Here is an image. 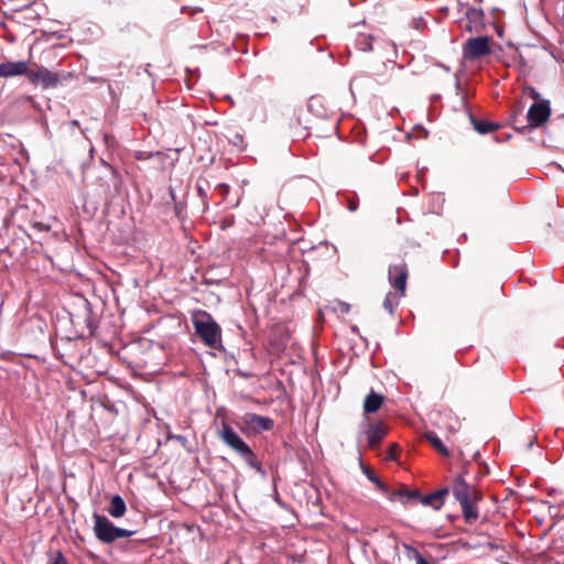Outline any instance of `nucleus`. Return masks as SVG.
<instances>
[{
  "label": "nucleus",
  "instance_id": "32",
  "mask_svg": "<svg viewBox=\"0 0 564 564\" xmlns=\"http://www.w3.org/2000/svg\"><path fill=\"white\" fill-rule=\"evenodd\" d=\"M175 208L177 214L180 213V210H182V207H180L178 205H176Z\"/></svg>",
  "mask_w": 564,
  "mask_h": 564
},
{
  "label": "nucleus",
  "instance_id": "13",
  "mask_svg": "<svg viewBox=\"0 0 564 564\" xmlns=\"http://www.w3.org/2000/svg\"><path fill=\"white\" fill-rule=\"evenodd\" d=\"M480 499H467L466 501L459 502L462 507L463 517L466 523L473 524L477 521L479 513L476 503Z\"/></svg>",
  "mask_w": 564,
  "mask_h": 564
},
{
  "label": "nucleus",
  "instance_id": "30",
  "mask_svg": "<svg viewBox=\"0 0 564 564\" xmlns=\"http://www.w3.org/2000/svg\"><path fill=\"white\" fill-rule=\"evenodd\" d=\"M340 312L341 313H348L349 312V305L346 303H340Z\"/></svg>",
  "mask_w": 564,
  "mask_h": 564
},
{
  "label": "nucleus",
  "instance_id": "36",
  "mask_svg": "<svg viewBox=\"0 0 564 564\" xmlns=\"http://www.w3.org/2000/svg\"><path fill=\"white\" fill-rule=\"evenodd\" d=\"M491 549H496L497 546L495 544H489Z\"/></svg>",
  "mask_w": 564,
  "mask_h": 564
},
{
  "label": "nucleus",
  "instance_id": "26",
  "mask_svg": "<svg viewBox=\"0 0 564 564\" xmlns=\"http://www.w3.org/2000/svg\"><path fill=\"white\" fill-rule=\"evenodd\" d=\"M398 449L399 447L397 444H391L387 453V458L391 460L395 459Z\"/></svg>",
  "mask_w": 564,
  "mask_h": 564
},
{
  "label": "nucleus",
  "instance_id": "5",
  "mask_svg": "<svg viewBox=\"0 0 564 564\" xmlns=\"http://www.w3.org/2000/svg\"><path fill=\"white\" fill-rule=\"evenodd\" d=\"M29 82L33 85H41L43 89L54 88L58 84V76L47 68L40 67L36 70L28 67L25 75Z\"/></svg>",
  "mask_w": 564,
  "mask_h": 564
},
{
  "label": "nucleus",
  "instance_id": "31",
  "mask_svg": "<svg viewBox=\"0 0 564 564\" xmlns=\"http://www.w3.org/2000/svg\"><path fill=\"white\" fill-rule=\"evenodd\" d=\"M348 207H349V210H350V212H355V210L357 209V207H358V206H357V204H356V203L350 202Z\"/></svg>",
  "mask_w": 564,
  "mask_h": 564
},
{
  "label": "nucleus",
  "instance_id": "14",
  "mask_svg": "<svg viewBox=\"0 0 564 564\" xmlns=\"http://www.w3.org/2000/svg\"><path fill=\"white\" fill-rule=\"evenodd\" d=\"M389 500L393 501L399 499L402 503H408L410 500H415L420 497V492L417 490H409L404 487L391 491L389 489V494L384 495Z\"/></svg>",
  "mask_w": 564,
  "mask_h": 564
},
{
  "label": "nucleus",
  "instance_id": "22",
  "mask_svg": "<svg viewBox=\"0 0 564 564\" xmlns=\"http://www.w3.org/2000/svg\"><path fill=\"white\" fill-rule=\"evenodd\" d=\"M365 474L367 476V478L373 482L376 485V487L383 494V495H388L389 494V488L386 484H383L377 476L376 474L370 470L369 468H365Z\"/></svg>",
  "mask_w": 564,
  "mask_h": 564
},
{
  "label": "nucleus",
  "instance_id": "2",
  "mask_svg": "<svg viewBox=\"0 0 564 564\" xmlns=\"http://www.w3.org/2000/svg\"><path fill=\"white\" fill-rule=\"evenodd\" d=\"M195 333L209 348L217 349L221 344V328L216 321L205 311H199L193 316Z\"/></svg>",
  "mask_w": 564,
  "mask_h": 564
},
{
  "label": "nucleus",
  "instance_id": "21",
  "mask_svg": "<svg viewBox=\"0 0 564 564\" xmlns=\"http://www.w3.org/2000/svg\"><path fill=\"white\" fill-rule=\"evenodd\" d=\"M426 438L430 441V443L433 445V447L442 455L448 456V449L444 446L442 441L438 438V436L433 433L429 432L426 433Z\"/></svg>",
  "mask_w": 564,
  "mask_h": 564
},
{
  "label": "nucleus",
  "instance_id": "6",
  "mask_svg": "<svg viewBox=\"0 0 564 564\" xmlns=\"http://www.w3.org/2000/svg\"><path fill=\"white\" fill-rule=\"evenodd\" d=\"M388 433V427L381 422L369 423L368 426L359 434V440L365 436L369 448L377 447Z\"/></svg>",
  "mask_w": 564,
  "mask_h": 564
},
{
  "label": "nucleus",
  "instance_id": "34",
  "mask_svg": "<svg viewBox=\"0 0 564 564\" xmlns=\"http://www.w3.org/2000/svg\"><path fill=\"white\" fill-rule=\"evenodd\" d=\"M465 29L471 30V28H470V25L468 23L465 25Z\"/></svg>",
  "mask_w": 564,
  "mask_h": 564
},
{
  "label": "nucleus",
  "instance_id": "8",
  "mask_svg": "<svg viewBox=\"0 0 564 564\" xmlns=\"http://www.w3.org/2000/svg\"><path fill=\"white\" fill-rule=\"evenodd\" d=\"M242 422L247 426V429L251 430L253 433L257 434L270 431L274 426V422L272 419L256 413H246L242 416Z\"/></svg>",
  "mask_w": 564,
  "mask_h": 564
},
{
  "label": "nucleus",
  "instance_id": "27",
  "mask_svg": "<svg viewBox=\"0 0 564 564\" xmlns=\"http://www.w3.org/2000/svg\"><path fill=\"white\" fill-rule=\"evenodd\" d=\"M216 189L223 195L227 196L229 194L230 187L229 185L221 183L216 186Z\"/></svg>",
  "mask_w": 564,
  "mask_h": 564
},
{
  "label": "nucleus",
  "instance_id": "25",
  "mask_svg": "<svg viewBox=\"0 0 564 564\" xmlns=\"http://www.w3.org/2000/svg\"><path fill=\"white\" fill-rule=\"evenodd\" d=\"M135 533V531H131V530H127V529H122V528H118L116 529V540L120 539V538H129L131 535H133Z\"/></svg>",
  "mask_w": 564,
  "mask_h": 564
},
{
  "label": "nucleus",
  "instance_id": "16",
  "mask_svg": "<svg viewBox=\"0 0 564 564\" xmlns=\"http://www.w3.org/2000/svg\"><path fill=\"white\" fill-rule=\"evenodd\" d=\"M383 402L382 395L375 393L371 391L365 399L364 402V411L365 413H375L377 412Z\"/></svg>",
  "mask_w": 564,
  "mask_h": 564
},
{
  "label": "nucleus",
  "instance_id": "1",
  "mask_svg": "<svg viewBox=\"0 0 564 564\" xmlns=\"http://www.w3.org/2000/svg\"><path fill=\"white\" fill-rule=\"evenodd\" d=\"M219 437L229 448L239 455L250 468L254 469L263 478L267 477V473L257 455L230 425L223 423Z\"/></svg>",
  "mask_w": 564,
  "mask_h": 564
},
{
  "label": "nucleus",
  "instance_id": "4",
  "mask_svg": "<svg viewBox=\"0 0 564 564\" xmlns=\"http://www.w3.org/2000/svg\"><path fill=\"white\" fill-rule=\"evenodd\" d=\"M94 533L102 543H112L116 541L117 527L105 516L94 513Z\"/></svg>",
  "mask_w": 564,
  "mask_h": 564
},
{
  "label": "nucleus",
  "instance_id": "9",
  "mask_svg": "<svg viewBox=\"0 0 564 564\" xmlns=\"http://www.w3.org/2000/svg\"><path fill=\"white\" fill-rule=\"evenodd\" d=\"M551 109L547 101L534 102L527 115L528 122L532 127L543 124L550 117Z\"/></svg>",
  "mask_w": 564,
  "mask_h": 564
},
{
  "label": "nucleus",
  "instance_id": "18",
  "mask_svg": "<svg viewBox=\"0 0 564 564\" xmlns=\"http://www.w3.org/2000/svg\"><path fill=\"white\" fill-rule=\"evenodd\" d=\"M403 551H404V556L409 560V561H414L415 564H430L423 556L422 554L419 552L417 549H415L414 546L410 545V544H403Z\"/></svg>",
  "mask_w": 564,
  "mask_h": 564
},
{
  "label": "nucleus",
  "instance_id": "17",
  "mask_svg": "<svg viewBox=\"0 0 564 564\" xmlns=\"http://www.w3.org/2000/svg\"><path fill=\"white\" fill-rule=\"evenodd\" d=\"M469 118L474 129L480 134L489 133L498 128V126L495 123L477 120L473 115H469Z\"/></svg>",
  "mask_w": 564,
  "mask_h": 564
},
{
  "label": "nucleus",
  "instance_id": "11",
  "mask_svg": "<svg viewBox=\"0 0 564 564\" xmlns=\"http://www.w3.org/2000/svg\"><path fill=\"white\" fill-rule=\"evenodd\" d=\"M29 63L25 61L0 63V77L9 78L15 76H25Z\"/></svg>",
  "mask_w": 564,
  "mask_h": 564
},
{
  "label": "nucleus",
  "instance_id": "33",
  "mask_svg": "<svg viewBox=\"0 0 564 564\" xmlns=\"http://www.w3.org/2000/svg\"><path fill=\"white\" fill-rule=\"evenodd\" d=\"M72 124H73V126H78V121H77V120H73V121H72Z\"/></svg>",
  "mask_w": 564,
  "mask_h": 564
},
{
  "label": "nucleus",
  "instance_id": "28",
  "mask_svg": "<svg viewBox=\"0 0 564 564\" xmlns=\"http://www.w3.org/2000/svg\"><path fill=\"white\" fill-rule=\"evenodd\" d=\"M33 227L40 231H50L51 230V227L44 223H41V221H37V223H34L33 224Z\"/></svg>",
  "mask_w": 564,
  "mask_h": 564
},
{
  "label": "nucleus",
  "instance_id": "29",
  "mask_svg": "<svg viewBox=\"0 0 564 564\" xmlns=\"http://www.w3.org/2000/svg\"><path fill=\"white\" fill-rule=\"evenodd\" d=\"M197 193H198V196L205 200L206 197H207V193L206 191L202 187V185L197 184Z\"/></svg>",
  "mask_w": 564,
  "mask_h": 564
},
{
  "label": "nucleus",
  "instance_id": "10",
  "mask_svg": "<svg viewBox=\"0 0 564 564\" xmlns=\"http://www.w3.org/2000/svg\"><path fill=\"white\" fill-rule=\"evenodd\" d=\"M408 279V268L404 263L394 264L389 268V281L390 284L398 291H400L401 295H404L405 286Z\"/></svg>",
  "mask_w": 564,
  "mask_h": 564
},
{
  "label": "nucleus",
  "instance_id": "35",
  "mask_svg": "<svg viewBox=\"0 0 564 564\" xmlns=\"http://www.w3.org/2000/svg\"><path fill=\"white\" fill-rule=\"evenodd\" d=\"M533 445V442L531 441L529 444H528V447L531 448Z\"/></svg>",
  "mask_w": 564,
  "mask_h": 564
},
{
  "label": "nucleus",
  "instance_id": "20",
  "mask_svg": "<svg viewBox=\"0 0 564 564\" xmlns=\"http://www.w3.org/2000/svg\"><path fill=\"white\" fill-rule=\"evenodd\" d=\"M401 296V294L398 295L397 293L389 292L383 301V308L388 311L390 314H392L394 312V308L398 306L399 299Z\"/></svg>",
  "mask_w": 564,
  "mask_h": 564
},
{
  "label": "nucleus",
  "instance_id": "15",
  "mask_svg": "<svg viewBox=\"0 0 564 564\" xmlns=\"http://www.w3.org/2000/svg\"><path fill=\"white\" fill-rule=\"evenodd\" d=\"M107 511L113 518L123 517L127 511V506L123 498L119 495L112 496L107 508Z\"/></svg>",
  "mask_w": 564,
  "mask_h": 564
},
{
  "label": "nucleus",
  "instance_id": "19",
  "mask_svg": "<svg viewBox=\"0 0 564 564\" xmlns=\"http://www.w3.org/2000/svg\"><path fill=\"white\" fill-rule=\"evenodd\" d=\"M375 37L370 34H359L356 39L355 45L361 52H369L373 50Z\"/></svg>",
  "mask_w": 564,
  "mask_h": 564
},
{
  "label": "nucleus",
  "instance_id": "24",
  "mask_svg": "<svg viewBox=\"0 0 564 564\" xmlns=\"http://www.w3.org/2000/svg\"><path fill=\"white\" fill-rule=\"evenodd\" d=\"M466 14H467V18H468L469 21L470 20L479 21L481 19V17H482L481 10H478L476 8H469L467 10Z\"/></svg>",
  "mask_w": 564,
  "mask_h": 564
},
{
  "label": "nucleus",
  "instance_id": "23",
  "mask_svg": "<svg viewBox=\"0 0 564 564\" xmlns=\"http://www.w3.org/2000/svg\"><path fill=\"white\" fill-rule=\"evenodd\" d=\"M380 43L382 44V47L387 50L386 58L388 61H393V58L397 56L395 45L392 42L388 41H380Z\"/></svg>",
  "mask_w": 564,
  "mask_h": 564
},
{
  "label": "nucleus",
  "instance_id": "12",
  "mask_svg": "<svg viewBox=\"0 0 564 564\" xmlns=\"http://www.w3.org/2000/svg\"><path fill=\"white\" fill-rule=\"evenodd\" d=\"M448 488H442L435 492L426 496H421L415 500L420 501L424 506H429L434 510H440L444 505V499L448 495Z\"/></svg>",
  "mask_w": 564,
  "mask_h": 564
},
{
  "label": "nucleus",
  "instance_id": "3",
  "mask_svg": "<svg viewBox=\"0 0 564 564\" xmlns=\"http://www.w3.org/2000/svg\"><path fill=\"white\" fill-rule=\"evenodd\" d=\"M490 53L489 37L478 36L468 39L463 46V56L467 61L481 58Z\"/></svg>",
  "mask_w": 564,
  "mask_h": 564
},
{
  "label": "nucleus",
  "instance_id": "7",
  "mask_svg": "<svg viewBox=\"0 0 564 564\" xmlns=\"http://www.w3.org/2000/svg\"><path fill=\"white\" fill-rule=\"evenodd\" d=\"M452 491L458 502L466 501L467 499H481L479 491L474 486L467 484L462 475L456 476L453 480Z\"/></svg>",
  "mask_w": 564,
  "mask_h": 564
}]
</instances>
